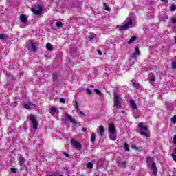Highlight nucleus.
Returning a JSON list of instances; mask_svg holds the SVG:
<instances>
[{"mask_svg": "<svg viewBox=\"0 0 176 176\" xmlns=\"http://www.w3.org/2000/svg\"><path fill=\"white\" fill-rule=\"evenodd\" d=\"M11 173H13L15 174V173H17V169H16V168H11Z\"/></svg>", "mask_w": 176, "mask_h": 176, "instance_id": "nucleus-35", "label": "nucleus"}, {"mask_svg": "<svg viewBox=\"0 0 176 176\" xmlns=\"http://www.w3.org/2000/svg\"><path fill=\"white\" fill-rule=\"evenodd\" d=\"M113 96H114V107L116 108H122V106L120 105V96L116 94V92L113 93Z\"/></svg>", "mask_w": 176, "mask_h": 176, "instance_id": "nucleus-3", "label": "nucleus"}, {"mask_svg": "<svg viewBox=\"0 0 176 176\" xmlns=\"http://www.w3.org/2000/svg\"><path fill=\"white\" fill-rule=\"evenodd\" d=\"M132 148L135 149L136 151H138V149H140V147H138L137 146L133 145V146H132Z\"/></svg>", "mask_w": 176, "mask_h": 176, "instance_id": "nucleus-41", "label": "nucleus"}, {"mask_svg": "<svg viewBox=\"0 0 176 176\" xmlns=\"http://www.w3.org/2000/svg\"><path fill=\"white\" fill-rule=\"evenodd\" d=\"M57 78H58V75L56 73L52 74V78L54 80H57Z\"/></svg>", "mask_w": 176, "mask_h": 176, "instance_id": "nucleus-25", "label": "nucleus"}, {"mask_svg": "<svg viewBox=\"0 0 176 176\" xmlns=\"http://www.w3.org/2000/svg\"><path fill=\"white\" fill-rule=\"evenodd\" d=\"M30 120L33 124L34 130H38V120H36V118H35L34 116H30Z\"/></svg>", "mask_w": 176, "mask_h": 176, "instance_id": "nucleus-5", "label": "nucleus"}, {"mask_svg": "<svg viewBox=\"0 0 176 176\" xmlns=\"http://www.w3.org/2000/svg\"><path fill=\"white\" fill-rule=\"evenodd\" d=\"M109 130L110 132V140H111V141H115L116 140V129L115 128V124L113 123L109 124Z\"/></svg>", "mask_w": 176, "mask_h": 176, "instance_id": "nucleus-1", "label": "nucleus"}, {"mask_svg": "<svg viewBox=\"0 0 176 176\" xmlns=\"http://www.w3.org/2000/svg\"><path fill=\"white\" fill-rule=\"evenodd\" d=\"M60 102H62V104H65V99L61 98L60 99Z\"/></svg>", "mask_w": 176, "mask_h": 176, "instance_id": "nucleus-40", "label": "nucleus"}, {"mask_svg": "<svg viewBox=\"0 0 176 176\" xmlns=\"http://www.w3.org/2000/svg\"><path fill=\"white\" fill-rule=\"evenodd\" d=\"M103 5L105 8V10H107V12H111V8H109V6L107 5V3H104Z\"/></svg>", "mask_w": 176, "mask_h": 176, "instance_id": "nucleus-24", "label": "nucleus"}, {"mask_svg": "<svg viewBox=\"0 0 176 176\" xmlns=\"http://www.w3.org/2000/svg\"><path fill=\"white\" fill-rule=\"evenodd\" d=\"M93 167H94V165H93V163H92V162H88V163H87V168H88L91 169V168H93Z\"/></svg>", "mask_w": 176, "mask_h": 176, "instance_id": "nucleus-30", "label": "nucleus"}, {"mask_svg": "<svg viewBox=\"0 0 176 176\" xmlns=\"http://www.w3.org/2000/svg\"><path fill=\"white\" fill-rule=\"evenodd\" d=\"M70 142L72 143L74 149H76L77 151H82V147L80 142L75 140V139H71Z\"/></svg>", "mask_w": 176, "mask_h": 176, "instance_id": "nucleus-2", "label": "nucleus"}, {"mask_svg": "<svg viewBox=\"0 0 176 176\" xmlns=\"http://www.w3.org/2000/svg\"><path fill=\"white\" fill-rule=\"evenodd\" d=\"M94 91H95V93H96V94H100V95L102 94L101 93V91H100V89H95Z\"/></svg>", "mask_w": 176, "mask_h": 176, "instance_id": "nucleus-34", "label": "nucleus"}, {"mask_svg": "<svg viewBox=\"0 0 176 176\" xmlns=\"http://www.w3.org/2000/svg\"><path fill=\"white\" fill-rule=\"evenodd\" d=\"M139 128H140L141 130H144V131H148V126L142 124V123L139 124Z\"/></svg>", "mask_w": 176, "mask_h": 176, "instance_id": "nucleus-15", "label": "nucleus"}, {"mask_svg": "<svg viewBox=\"0 0 176 176\" xmlns=\"http://www.w3.org/2000/svg\"><path fill=\"white\" fill-rule=\"evenodd\" d=\"M130 105L132 109H138L137 104H135V102H134V100H131L129 101Z\"/></svg>", "mask_w": 176, "mask_h": 176, "instance_id": "nucleus-13", "label": "nucleus"}, {"mask_svg": "<svg viewBox=\"0 0 176 176\" xmlns=\"http://www.w3.org/2000/svg\"><path fill=\"white\" fill-rule=\"evenodd\" d=\"M78 112H79V113H80V115H83V116H85V113H83V112H82V111H78Z\"/></svg>", "mask_w": 176, "mask_h": 176, "instance_id": "nucleus-47", "label": "nucleus"}, {"mask_svg": "<svg viewBox=\"0 0 176 176\" xmlns=\"http://www.w3.org/2000/svg\"><path fill=\"white\" fill-rule=\"evenodd\" d=\"M132 86L135 87V89H137L138 90L141 87V85L137 82H133Z\"/></svg>", "mask_w": 176, "mask_h": 176, "instance_id": "nucleus-17", "label": "nucleus"}, {"mask_svg": "<svg viewBox=\"0 0 176 176\" xmlns=\"http://www.w3.org/2000/svg\"><path fill=\"white\" fill-rule=\"evenodd\" d=\"M124 149L126 151V152L130 151V147H129V144H127V143L124 144Z\"/></svg>", "mask_w": 176, "mask_h": 176, "instance_id": "nucleus-21", "label": "nucleus"}, {"mask_svg": "<svg viewBox=\"0 0 176 176\" xmlns=\"http://www.w3.org/2000/svg\"><path fill=\"white\" fill-rule=\"evenodd\" d=\"M140 134L141 135H143V137H146V138L149 137V135H148V133H146V132H144V131H140Z\"/></svg>", "mask_w": 176, "mask_h": 176, "instance_id": "nucleus-23", "label": "nucleus"}, {"mask_svg": "<svg viewBox=\"0 0 176 176\" xmlns=\"http://www.w3.org/2000/svg\"><path fill=\"white\" fill-rule=\"evenodd\" d=\"M156 80V77L155 75L152 74L151 78L149 79V82H155Z\"/></svg>", "mask_w": 176, "mask_h": 176, "instance_id": "nucleus-28", "label": "nucleus"}, {"mask_svg": "<svg viewBox=\"0 0 176 176\" xmlns=\"http://www.w3.org/2000/svg\"><path fill=\"white\" fill-rule=\"evenodd\" d=\"M137 56H140V47H136L134 52L131 54V58L132 60H137Z\"/></svg>", "mask_w": 176, "mask_h": 176, "instance_id": "nucleus-7", "label": "nucleus"}, {"mask_svg": "<svg viewBox=\"0 0 176 176\" xmlns=\"http://www.w3.org/2000/svg\"><path fill=\"white\" fill-rule=\"evenodd\" d=\"M64 155L66 157H69V154L67 153H64Z\"/></svg>", "mask_w": 176, "mask_h": 176, "instance_id": "nucleus-48", "label": "nucleus"}, {"mask_svg": "<svg viewBox=\"0 0 176 176\" xmlns=\"http://www.w3.org/2000/svg\"><path fill=\"white\" fill-rule=\"evenodd\" d=\"M87 94L91 96V94H93V92L91 91V90H90V89L87 88Z\"/></svg>", "mask_w": 176, "mask_h": 176, "instance_id": "nucleus-33", "label": "nucleus"}, {"mask_svg": "<svg viewBox=\"0 0 176 176\" xmlns=\"http://www.w3.org/2000/svg\"><path fill=\"white\" fill-rule=\"evenodd\" d=\"M171 68L172 69H174L175 71H176V61H173L171 63Z\"/></svg>", "mask_w": 176, "mask_h": 176, "instance_id": "nucleus-22", "label": "nucleus"}, {"mask_svg": "<svg viewBox=\"0 0 176 176\" xmlns=\"http://www.w3.org/2000/svg\"><path fill=\"white\" fill-rule=\"evenodd\" d=\"M171 122H172L173 124H176V116H174L173 117H172V118H171Z\"/></svg>", "mask_w": 176, "mask_h": 176, "instance_id": "nucleus-29", "label": "nucleus"}, {"mask_svg": "<svg viewBox=\"0 0 176 176\" xmlns=\"http://www.w3.org/2000/svg\"><path fill=\"white\" fill-rule=\"evenodd\" d=\"M65 116L66 119H67V120H69V122H71V123H72V124H75V126H76V124H78L76 120L72 119V116H71V115H69L68 113H65Z\"/></svg>", "mask_w": 176, "mask_h": 176, "instance_id": "nucleus-8", "label": "nucleus"}, {"mask_svg": "<svg viewBox=\"0 0 176 176\" xmlns=\"http://www.w3.org/2000/svg\"><path fill=\"white\" fill-rule=\"evenodd\" d=\"M171 21H172V23H173V24H176V18H175V17L173 18V19H171Z\"/></svg>", "mask_w": 176, "mask_h": 176, "instance_id": "nucleus-39", "label": "nucleus"}, {"mask_svg": "<svg viewBox=\"0 0 176 176\" xmlns=\"http://www.w3.org/2000/svg\"><path fill=\"white\" fill-rule=\"evenodd\" d=\"M126 162H122V163H121V166H122V167H123V168H126Z\"/></svg>", "mask_w": 176, "mask_h": 176, "instance_id": "nucleus-37", "label": "nucleus"}, {"mask_svg": "<svg viewBox=\"0 0 176 176\" xmlns=\"http://www.w3.org/2000/svg\"><path fill=\"white\" fill-rule=\"evenodd\" d=\"M56 112H57V109H56V107H52L50 109V113H51V115H53V113H56Z\"/></svg>", "mask_w": 176, "mask_h": 176, "instance_id": "nucleus-20", "label": "nucleus"}, {"mask_svg": "<svg viewBox=\"0 0 176 176\" xmlns=\"http://www.w3.org/2000/svg\"><path fill=\"white\" fill-rule=\"evenodd\" d=\"M162 2H166V3H168V0H161Z\"/></svg>", "mask_w": 176, "mask_h": 176, "instance_id": "nucleus-51", "label": "nucleus"}, {"mask_svg": "<svg viewBox=\"0 0 176 176\" xmlns=\"http://www.w3.org/2000/svg\"><path fill=\"white\" fill-rule=\"evenodd\" d=\"M75 104H76V109H77V112H79V103H78V101L75 100Z\"/></svg>", "mask_w": 176, "mask_h": 176, "instance_id": "nucleus-31", "label": "nucleus"}, {"mask_svg": "<svg viewBox=\"0 0 176 176\" xmlns=\"http://www.w3.org/2000/svg\"><path fill=\"white\" fill-rule=\"evenodd\" d=\"M31 105H32L31 102L25 103L23 104V108H25V109L29 110L31 108Z\"/></svg>", "mask_w": 176, "mask_h": 176, "instance_id": "nucleus-18", "label": "nucleus"}, {"mask_svg": "<svg viewBox=\"0 0 176 176\" xmlns=\"http://www.w3.org/2000/svg\"><path fill=\"white\" fill-rule=\"evenodd\" d=\"M176 10V6L175 5H172V6L170 7V11L171 12H174Z\"/></svg>", "mask_w": 176, "mask_h": 176, "instance_id": "nucleus-32", "label": "nucleus"}, {"mask_svg": "<svg viewBox=\"0 0 176 176\" xmlns=\"http://www.w3.org/2000/svg\"><path fill=\"white\" fill-rule=\"evenodd\" d=\"M31 12L34 13V14H36V16H41V14H42V12H43V7L38 6V10L32 8Z\"/></svg>", "mask_w": 176, "mask_h": 176, "instance_id": "nucleus-6", "label": "nucleus"}, {"mask_svg": "<svg viewBox=\"0 0 176 176\" xmlns=\"http://www.w3.org/2000/svg\"><path fill=\"white\" fill-rule=\"evenodd\" d=\"M11 80L12 82H16V80H17V78L12 76H11Z\"/></svg>", "mask_w": 176, "mask_h": 176, "instance_id": "nucleus-36", "label": "nucleus"}, {"mask_svg": "<svg viewBox=\"0 0 176 176\" xmlns=\"http://www.w3.org/2000/svg\"><path fill=\"white\" fill-rule=\"evenodd\" d=\"M20 20L22 23H27V16L24 14L20 15Z\"/></svg>", "mask_w": 176, "mask_h": 176, "instance_id": "nucleus-16", "label": "nucleus"}, {"mask_svg": "<svg viewBox=\"0 0 176 176\" xmlns=\"http://www.w3.org/2000/svg\"><path fill=\"white\" fill-rule=\"evenodd\" d=\"M93 39H94V37L93 36H91L89 37H88V41H93Z\"/></svg>", "mask_w": 176, "mask_h": 176, "instance_id": "nucleus-45", "label": "nucleus"}, {"mask_svg": "<svg viewBox=\"0 0 176 176\" xmlns=\"http://www.w3.org/2000/svg\"><path fill=\"white\" fill-rule=\"evenodd\" d=\"M98 53L99 56H102V51H101V50H98Z\"/></svg>", "mask_w": 176, "mask_h": 176, "instance_id": "nucleus-44", "label": "nucleus"}, {"mask_svg": "<svg viewBox=\"0 0 176 176\" xmlns=\"http://www.w3.org/2000/svg\"><path fill=\"white\" fill-rule=\"evenodd\" d=\"M91 140L92 141V142H94V141H96V134H94V133H93L91 135Z\"/></svg>", "mask_w": 176, "mask_h": 176, "instance_id": "nucleus-27", "label": "nucleus"}, {"mask_svg": "<svg viewBox=\"0 0 176 176\" xmlns=\"http://www.w3.org/2000/svg\"><path fill=\"white\" fill-rule=\"evenodd\" d=\"M20 167H24L25 166V159L23 157H21L19 160Z\"/></svg>", "mask_w": 176, "mask_h": 176, "instance_id": "nucleus-11", "label": "nucleus"}, {"mask_svg": "<svg viewBox=\"0 0 176 176\" xmlns=\"http://www.w3.org/2000/svg\"><path fill=\"white\" fill-rule=\"evenodd\" d=\"M134 41H137V36H132L128 41V45H131V43H133Z\"/></svg>", "mask_w": 176, "mask_h": 176, "instance_id": "nucleus-14", "label": "nucleus"}, {"mask_svg": "<svg viewBox=\"0 0 176 176\" xmlns=\"http://www.w3.org/2000/svg\"><path fill=\"white\" fill-rule=\"evenodd\" d=\"M172 158L174 160V162H176V155L175 153L172 154Z\"/></svg>", "mask_w": 176, "mask_h": 176, "instance_id": "nucleus-42", "label": "nucleus"}, {"mask_svg": "<svg viewBox=\"0 0 176 176\" xmlns=\"http://www.w3.org/2000/svg\"><path fill=\"white\" fill-rule=\"evenodd\" d=\"M151 169L153 170V175L157 176V168L156 167V164L153 162L151 164Z\"/></svg>", "mask_w": 176, "mask_h": 176, "instance_id": "nucleus-10", "label": "nucleus"}, {"mask_svg": "<svg viewBox=\"0 0 176 176\" xmlns=\"http://www.w3.org/2000/svg\"><path fill=\"white\" fill-rule=\"evenodd\" d=\"M164 19L165 20H167L168 19V15H167V14L164 15Z\"/></svg>", "mask_w": 176, "mask_h": 176, "instance_id": "nucleus-46", "label": "nucleus"}, {"mask_svg": "<svg viewBox=\"0 0 176 176\" xmlns=\"http://www.w3.org/2000/svg\"><path fill=\"white\" fill-rule=\"evenodd\" d=\"M56 27H58V28H60V27H63V22L61 21L56 22Z\"/></svg>", "mask_w": 176, "mask_h": 176, "instance_id": "nucleus-26", "label": "nucleus"}, {"mask_svg": "<svg viewBox=\"0 0 176 176\" xmlns=\"http://www.w3.org/2000/svg\"><path fill=\"white\" fill-rule=\"evenodd\" d=\"M152 162V157H149L146 158V163Z\"/></svg>", "mask_w": 176, "mask_h": 176, "instance_id": "nucleus-38", "label": "nucleus"}, {"mask_svg": "<svg viewBox=\"0 0 176 176\" xmlns=\"http://www.w3.org/2000/svg\"><path fill=\"white\" fill-rule=\"evenodd\" d=\"M130 25H133V20L129 19V21L125 23L123 25H118L117 27L120 28L121 31H127L130 28Z\"/></svg>", "mask_w": 176, "mask_h": 176, "instance_id": "nucleus-4", "label": "nucleus"}, {"mask_svg": "<svg viewBox=\"0 0 176 176\" xmlns=\"http://www.w3.org/2000/svg\"><path fill=\"white\" fill-rule=\"evenodd\" d=\"M28 43L29 45H31V49L32 52H34V53H36V52H38V50L36 49V45H35V43H34V42L32 40H29L28 41Z\"/></svg>", "mask_w": 176, "mask_h": 176, "instance_id": "nucleus-9", "label": "nucleus"}, {"mask_svg": "<svg viewBox=\"0 0 176 176\" xmlns=\"http://www.w3.org/2000/svg\"><path fill=\"white\" fill-rule=\"evenodd\" d=\"M124 113H126V112L122 111V115H124Z\"/></svg>", "mask_w": 176, "mask_h": 176, "instance_id": "nucleus-52", "label": "nucleus"}, {"mask_svg": "<svg viewBox=\"0 0 176 176\" xmlns=\"http://www.w3.org/2000/svg\"><path fill=\"white\" fill-rule=\"evenodd\" d=\"M5 38H6V35H5V34H0V39H4Z\"/></svg>", "mask_w": 176, "mask_h": 176, "instance_id": "nucleus-43", "label": "nucleus"}, {"mask_svg": "<svg viewBox=\"0 0 176 176\" xmlns=\"http://www.w3.org/2000/svg\"><path fill=\"white\" fill-rule=\"evenodd\" d=\"M98 134L100 137H104V126H99Z\"/></svg>", "mask_w": 176, "mask_h": 176, "instance_id": "nucleus-12", "label": "nucleus"}, {"mask_svg": "<svg viewBox=\"0 0 176 176\" xmlns=\"http://www.w3.org/2000/svg\"><path fill=\"white\" fill-rule=\"evenodd\" d=\"M46 49L47 50H53V45L50 43L46 44Z\"/></svg>", "mask_w": 176, "mask_h": 176, "instance_id": "nucleus-19", "label": "nucleus"}, {"mask_svg": "<svg viewBox=\"0 0 176 176\" xmlns=\"http://www.w3.org/2000/svg\"><path fill=\"white\" fill-rule=\"evenodd\" d=\"M59 176H63V175H59Z\"/></svg>", "mask_w": 176, "mask_h": 176, "instance_id": "nucleus-53", "label": "nucleus"}, {"mask_svg": "<svg viewBox=\"0 0 176 176\" xmlns=\"http://www.w3.org/2000/svg\"><path fill=\"white\" fill-rule=\"evenodd\" d=\"M19 75L21 76H23V75H24V72L23 71H21L20 73H19Z\"/></svg>", "mask_w": 176, "mask_h": 176, "instance_id": "nucleus-49", "label": "nucleus"}, {"mask_svg": "<svg viewBox=\"0 0 176 176\" xmlns=\"http://www.w3.org/2000/svg\"><path fill=\"white\" fill-rule=\"evenodd\" d=\"M82 131H87V128H82Z\"/></svg>", "mask_w": 176, "mask_h": 176, "instance_id": "nucleus-50", "label": "nucleus"}]
</instances>
